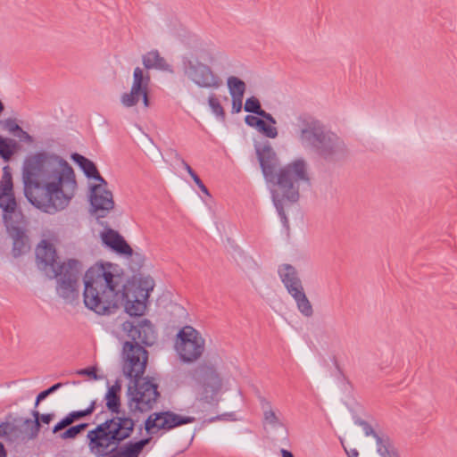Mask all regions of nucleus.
Segmentation results:
<instances>
[{"label":"nucleus","instance_id":"b1692460","mask_svg":"<svg viewBox=\"0 0 457 457\" xmlns=\"http://www.w3.org/2000/svg\"><path fill=\"white\" fill-rule=\"evenodd\" d=\"M228 87L232 97H244L245 84L243 80L231 76L228 79Z\"/></svg>","mask_w":457,"mask_h":457},{"label":"nucleus","instance_id":"4468645a","mask_svg":"<svg viewBox=\"0 0 457 457\" xmlns=\"http://www.w3.org/2000/svg\"><path fill=\"white\" fill-rule=\"evenodd\" d=\"M301 140L303 144L312 145L320 151L322 154L327 153V141L330 142L323 129V127L317 120H311L301 131Z\"/></svg>","mask_w":457,"mask_h":457},{"label":"nucleus","instance_id":"473e14b6","mask_svg":"<svg viewBox=\"0 0 457 457\" xmlns=\"http://www.w3.org/2000/svg\"><path fill=\"white\" fill-rule=\"evenodd\" d=\"M247 125L251 127H255L259 129L261 126L265 125V121L263 120H261L260 118L253 115H247L245 119Z\"/></svg>","mask_w":457,"mask_h":457},{"label":"nucleus","instance_id":"39448f33","mask_svg":"<svg viewBox=\"0 0 457 457\" xmlns=\"http://www.w3.org/2000/svg\"><path fill=\"white\" fill-rule=\"evenodd\" d=\"M134 427V420L126 417H114L96 426L87 433L90 453L97 457L113 453L120 442L130 436Z\"/></svg>","mask_w":457,"mask_h":457},{"label":"nucleus","instance_id":"c9c22d12","mask_svg":"<svg viewBox=\"0 0 457 457\" xmlns=\"http://www.w3.org/2000/svg\"><path fill=\"white\" fill-rule=\"evenodd\" d=\"M79 374H87L89 377L96 378V370L94 368H87L79 371Z\"/></svg>","mask_w":457,"mask_h":457},{"label":"nucleus","instance_id":"ea45409f","mask_svg":"<svg viewBox=\"0 0 457 457\" xmlns=\"http://www.w3.org/2000/svg\"><path fill=\"white\" fill-rule=\"evenodd\" d=\"M281 455H282V457H294L292 453L287 451V450H286V449H282L281 450Z\"/></svg>","mask_w":457,"mask_h":457},{"label":"nucleus","instance_id":"2eb2a0df","mask_svg":"<svg viewBox=\"0 0 457 457\" xmlns=\"http://www.w3.org/2000/svg\"><path fill=\"white\" fill-rule=\"evenodd\" d=\"M190 78L199 86L218 87L221 81L207 65L198 63L190 67Z\"/></svg>","mask_w":457,"mask_h":457},{"label":"nucleus","instance_id":"a878e982","mask_svg":"<svg viewBox=\"0 0 457 457\" xmlns=\"http://www.w3.org/2000/svg\"><path fill=\"white\" fill-rule=\"evenodd\" d=\"M209 105L213 112V113L221 119H224L225 117V111L223 107L221 106L219 98L215 95H212L209 97Z\"/></svg>","mask_w":457,"mask_h":457},{"label":"nucleus","instance_id":"c85d7f7f","mask_svg":"<svg viewBox=\"0 0 457 457\" xmlns=\"http://www.w3.org/2000/svg\"><path fill=\"white\" fill-rule=\"evenodd\" d=\"M96 409V402H92L90 406L84 411H72L70 413L71 417L73 419V421L79 420L83 417L90 415Z\"/></svg>","mask_w":457,"mask_h":457},{"label":"nucleus","instance_id":"72a5a7b5","mask_svg":"<svg viewBox=\"0 0 457 457\" xmlns=\"http://www.w3.org/2000/svg\"><path fill=\"white\" fill-rule=\"evenodd\" d=\"M264 420L270 424L278 423V417L276 416L275 412L271 410L264 412Z\"/></svg>","mask_w":457,"mask_h":457},{"label":"nucleus","instance_id":"f257e3e1","mask_svg":"<svg viewBox=\"0 0 457 457\" xmlns=\"http://www.w3.org/2000/svg\"><path fill=\"white\" fill-rule=\"evenodd\" d=\"M84 303L87 308L102 315L110 314L118 308V295L121 293L125 311L132 318L121 324V328L131 344L151 346L156 340L153 323L142 318L146 310L149 290L140 280L124 278L116 265L96 264L84 277Z\"/></svg>","mask_w":457,"mask_h":457},{"label":"nucleus","instance_id":"7c9ffc66","mask_svg":"<svg viewBox=\"0 0 457 457\" xmlns=\"http://www.w3.org/2000/svg\"><path fill=\"white\" fill-rule=\"evenodd\" d=\"M258 130L261 131L266 137L270 138H274L278 135L277 129L273 127L271 124H268L266 121L265 125L261 126Z\"/></svg>","mask_w":457,"mask_h":457},{"label":"nucleus","instance_id":"2f4dec72","mask_svg":"<svg viewBox=\"0 0 457 457\" xmlns=\"http://www.w3.org/2000/svg\"><path fill=\"white\" fill-rule=\"evenodd\" d=\"M62 384L61 383H57L54 386H52L50 388H48L47 390H45V391H42L37 397V400H36V407L39 404V403L41 401H43L45 398H46L50 394L54 393V391H56L59 387H61Z\"/></svg>","mask_w":457,"mask_h":457},{"label":"nucleus","instance_id":"f704fd0d","mask_svg":"<svg viewBox=\"0 0 457 457\" xmlns=\"http://www.w3.org/2000/svg\"><path fill=\"white\" fill-rule=\"evenodd\" d=\"M243 97H232V111L233 112H239L242 109Z\"/></svg>","mask_w":457,"mask_h":457},{"label":"nucleus","instance_id":"58836bf2","mask_svg":"<svg viewBox=\"0 0 457 457\" xmlns=\"http://www.w3.org/2000/svg\"><path fill=\"white\" fill-rule=\"evenodd\" d=\"M0 457H7V452L3 443L0 442Z\"/></svg>","mask_w":457,"mask_h":457},{"label":"nucleus","instance_id":"e433bc0d","mask_svg":"<svg viewBox=\"0 0 457 457\" xmlns=\"http://www.w3.org/2000/svg\"><path fill=\"white\" fill-rule=\"evenodd\" d=\"M62 421L63 424H65L66 427L70 426L71 423L74 422L70 413L63 420H62Z\"/></svg>","mask_w":457,"mask_h":457},{"label":"nucleus","instance_id":"aec40b11","mask_svg":"<svg viewBox=\"0 0 457 457\" xmlns=\"http://www.w3.org/2000/svg\"><path fill=\"white\" fill-rule=\"evenodd\" d=\"M12 415H8L5 421L0 423V437L6 441H12L16 438L21 429L15 423L16 420H10Z\"/></svg>","mask_w":457,"mask_h":457},{"label":"nucleus","instance_id":"f8f14e48","mask_svg":"<svg viewBox=\"0 0 457 457\" xmlns=\"http://www.w3.org/2000/svg\"><path fill=\"white\" fill-rule=\"evenodd\" d=\"M150 74L144 71L141 68L137 67L134 70L133 84L129 93H125L121 96V103L131 107L136 105L142 97L145 107L149 106L148 88L150 84Z\"/></svg>","mask_w":457,"mask_h":457},{"label":"nucleus","instance_id":"bb28decb","mask_svg":"<svg viewBox=\"0 0 457 457\" xmlns=\"http://www.w3.org/2000/svg\"><path fill=\"white\" fill-rule=\"evenodd\" d=\"M87 427V424H79L77 426L71 427L68 428L62 435V437L63 439L66 438H74L77 436L81 431H83Z\"/></svg>","mask_w":457,"mask_h":457},{"label":"nucleus","instance_id":"79ce46f5","mask_svg":"<svg viewBox=\"0 0 457 457\" xmlns=\"http://www.w3.org/2000/svg\"><path fill=\"white\" fill-rule=\"evenodd\" d=\"M365 433H366V435H367V436H369V435H374L375 436H377V435L375 434V432L373 431L372 428H371V427H370V426H367V427H366V428H365Z\"/></svg>","mask_w":457,"mask_h":457},{"label":"nucleus","instance_id":"ddd939ff","mask_svg":"<svg viewBox=\"0 0 457 457\" xmlns=\"http://www.w3.org/2000/svg\"><path fill=\"white\" fill-rule=\"evenodd\" d=\"M90 203L99 217H105L113 209L112 193L107 189V182H98L91 187Z\"/></svg>","mask_w":457,"mask_h":457},{"label":"nucleus","instance_id":"f03ea898","mask_svg":"<svg viewBox=\"0 0 457 457\" xmlns=\"http://www.w3.org/2000/svg\"><path fill=\"white\" fill-rule=\"evenodd\" d=\"M23 180L28 200L51 214L66 208L77 189L71 166L60 157L42 153L27 159Z\"/></svg>","mask_w":457,"mask_h":457},{"label":"nucleus","instance_id":"37998d69","mask_svg":"<svg viewBox=\"0 0 457 457\" xmlns=\"http://www.w3.org/2000/svg\"><path fill=\"white\" fill-rule=\"evenodd\" d=\"M111 457H113L112 455Z\"/></svg>","mask_w":457,"mask_h":457},{"label":"nucleus","instance_id":"4be33fe9","mask_svg":"<svg viewBox=\"0 0 457 457\" xmlns=\"http://www.w3.org/2000/svg\"><path fill=\"white\" fill-rule=\"evenodd\" d=\"M32 415L35 418V420H31L29 419H26L24 420V424L31 425L30 438H34L37 436L40 429V422L49 424L54 418V414L40 415V413L37 411H33Z\"/></svg>","mask_w":457,"mask_h":457},{"label":"nucleus","instance_id":"c756f323","mask_svg":"<svg viewBox=\"0 0 457 457\" xmlns=\"http://www.w3.org/2000/svg\"><path fill=\"white\" fill-rule=\"evenodd\" d=\"M12 154V152L10 148V145L6 143V141L0 137V157L4 160H9Z\"/></svg>","mask_w":457,"mask_h":457},{"label":"nucleus","instance_id":"9d476101","mask_svg":"<svg viewBox=\"0 0 457 457\" xmlns=\"http://www.w3.org/2000/svg\"><path fill=\"white\" fill-rule=\"evenodd\" d=\"M278 273L288 293L296 302L298 310L306 317L312 316V306L304 293L295 269L289 264H285L279 269Z\"/></svg>","mask_w":457,"mask_h":457},{"label":"nucleus","instance_id":"f3484780","mask_svg":"<svg viewBox=\"0 0 457 457\" xmlns=\"http://www.w3.org/2000/svg\"><path fill=\"white\" fill-rule=\"evenodd\" d=\"M149 439H142L136 443H129L119 451H115L113 457H138L144 447L148 444Z\"/></svg>","mask_w":457,"mask_h":457},{"label":"nucleus","instance_id":"412c9836","mask_svg":"<svg viewBox=\"0 0 457 457\" xmlns=\"http://www.w3.org/2000/svg\"><path fill=\"white\" fill-rule=\"evenodd\" d=\"M73 159L79 164L87 177L94 178L98 182H104V178L101 177L93 162L78 154H74Z\"/></svg>","mask_w":457,"mask_h":457},{"label":"nucleus","instance_id":"20e7f679","mask_svg":"<svg viewBox=\"0 0 457 457\" xmlns=\"http://www.w3.org/2000/svg\"><path fill=\"white\" fill-rule=\"evenodd\" d=\"M36 259L38 268L51 278L58 279V292L63 298L78 295L79 262L71 259L59 263L56 249L53 242L43 239L36 248Z\"/></svg>","mask_w":457,"mask_h":457},{"label":"nucleus","instance_id":"dca6fc26","mask_svg":"<svg viewBox=\"0 0 457 457\" xmlns=\"http://www.w3.org/2000/svg\"><path fill=\"white\" fill-rule=\"evenodd\" d=\"M103 242L115 252L131 255L133 251L124 238L113 229H107L102 233Z\"/></svg>","mask_w":457,"mask_h":457},{"label":"nucleus","instance_id":"6e6552de","mask_svg":"<svg viewBox=\"0 0 457 457\" xmlns=\"http://www.w3.org/2000/svg\"><path fill=\"white\" fill-rule=\"evenodd\" d=\"M129 407L133 411H151L160 398L158 385L148 378L130 381L129 386Z\"/></svg>","mask_w":457,"mask_h":457},{"label":"nucleus","instance_id":"a211bd4d","mask_svg":"<svg viewBox=\"0 0 457 457\" xmlns=\"http://www.w3.org/2000/svg\"><path fill=\"white\" fill-rule=\"evenodd\" d=\"M143 64L145 69H159L162 71H170V65L166 62L157 51L148 52L143 56Z\"/></svg>","mask_w":457,"mask_h":457},{"label":"nucleus","instance_id":"4c0bfd02","mask_svg":"<svg viewBox=\"0 0 457 457\" xmlns=\"http://www.w3.org/2000/svg\"><path fill=\"white\" fill-rule=\"evenodd\" d=\"M66 428L65 424H63V423H62V421L61 420L60 422H58V423L54 426V433H56V432H58V431H60V430H62V429H63V428Z\"/></svg>","mask_w":457,"mask_h":457},{"label":"nucleus","instance_id":"1a4fd4ad","mask_svg":"<svg viewBox=\"0 0 457 457\" xmlns=\"http://www.w3.org/2000/svg\"><path fill=\"white\" fill-rule=\"evenodd\" d=\"M122 372L130 381L141 379L148 362V352L142 346L130 342L122 345Z\"/></svg>","mask_w":457,"mask_h":457},{"label":"nucleus","instance_id":"9b49d317","mask_svg":"<svg viewBox=\"0 0 457 457\" xmlns=\"http://www.w3.org/2000/svg\"><path fill=\"white\" fill-rule=\"evenodd\" d=\"M195 421L193 417H184L173 411H159L149 415L145 422V428L149 434L169 431L181 425Z\"/></svg>","mask_w":457,"mask_h":457},{"label":"nucleus","instance_id":"a19ab883","mask_svg":"<svg viewBox=\"0 0 457 457\" xmlns=\"http://www.w3.org/2000/svg\"><path fill=\"white\" fill-rule=\"evenodd\" d=\"M197 187H199V189H200L203 193H204V194H206V195H209L208 189H207V187L204 185V183H203V182H202L200 185H198Z\"/></svg>","mask_w":457,"mask_h":457},{"label":"nucleus","instance_id":"6ab92c4d","mask_svg":"<svg viewBox=\"0 0 457 457\" xmlns=\"http://www.w3.org/2000/svg\"><path fill=\"white\" fill-rule=\"evenodd\" d=\"M120 391L121 387L119 384L112 385L108 388L105 395L106 407L114 413L120 412Z\"/></svg>","mask_w":457,"mask_h":457},{"label":"nucleus","instance_id":"cd10ccee","mask_svg":"<svg viewBox=\"0 0 457 457\" xmlns=\"http://www.w3.org/2000/svg\"><path fill=\"white\" fill-rule=\"evenodd\" d=\"M175 157L181 162L186 170L188 172V174L191 176L195 183L198 186L203 181L200 179L198 175L193 170V169L190 167V165L177 153L175 152Z\"/></svg>","mask_w":457,"mask_h":457},{"label":"nucleus","instance_id":"0eeeda50","mask_svg":"<svg viewBox=\"0 0 457 457\" xmlns=\"http://www.w3.org/2000/svg\"><path fill=\"white\" fill-rule=\"evenodd\" d=\"M174 348L183 362L199 360L205 350V340L192 326H184L177 334Z\"/></svg>","mask_w":457,"mask_h":457},{"label":"nucleus","instance_id":"393cba45","mask_svg":"<svg viewBox=\"0 0 457 457\" xmlns=\"http://www.w3.org/2000/svg\"><path fill=\"white\" fill-rule=\"evenodd\" d=\"M378 444V452L382 457H395V453L391 448V445L387 439H384L378 436H376Z\"/></svg>","mask_w":457,"mask_h":457},{"label":"nucleus","instance_id":"423d86ee","mask_svg":"<svg viewBox=\"0 0 457 457\" xmlns=\"http://www.w3.org/2000/svg\"><path fill=\"white\" fill-rule=\"evenodd\" d=\"M0 208L3 210L4 222L7 229L16 232L12 253L15 257L20 256L29 249L27 238L20 230L24 215L14 196L12 175L6 170L0 180Z\"/></svg>","mask_w":457,"mask_h":457},{"label":"nucleus","instance_id":"7ed1b4c3","mask_svg":"<svg viewBox=\"0 0 457 457\" xmlns=\"http://www.w3.org/2000/svg\"><path fill=\"white\" fill-rule=\"evenodd\" d=\"M257 155L266 181L278 187L271 190L272 200L279 216L287 222L283 202L298 200V183L309 181L305 163L296 160L278 170V158L270 146L258 149Z\"/></svg>","mask_w":457,"mask_h":457},{"label":"nucleus","instance_id":"5701e85b","mask_svg":"<svg viewBox=\"0 0 457 457\" xmlns=\"http://www.w3.org/2000/svg\"><path fill=\"white\" fill-rule=\"evenodd\" d=\"M245 111L247 112L258 114L262 118L270 120L271 123H275L272 116L262 109L259 100L254 96L246 99L245 104Z\"/></svg>","mask_w":457,"mask_h":457}]
</instances>
